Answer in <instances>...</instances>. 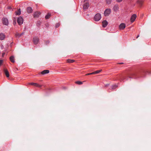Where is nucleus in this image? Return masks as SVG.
Here are the masks:
<instances>
[{
	"label": "nucleus",
	"instance_id": "f257e3e1",
	"mask_svg": "<svg viewBox=\"0 0 151 151\" xmlns=\"http://www.w3.org/2000/svg\"><path fill=\"white\" fill-rule=\"evenodd\" d=\"M101 18V15L99 13L96 14L94 17V19L95 21H98Z\"/></svg>",
	"mask_w": 151,
	"mask_h": 151
},
{
	"label": "nucleus",
	"instance_id": "f03ea898",
	"mask_svg": "<svg viewBox=\"0 0 151 151\" xmlns=\"http://www.w3.org/2000/svg\"><path fill=\"white\" fill-rule=\"evenodd\" d=\"M17 22L19 25L22 24L23 22V20L22 17H19L17 19Z\"/></svg>",
	"mask_w": 151,
	"mask_h": 151
},
{
	"label": "nucleus",
	"instance_id": "7ed1b4c3",
	"mask_svg": "<svg viewBox=\"0 0 151 151\" xmlns=\"http://www.w3.org/2000/svg\"><path fill=\"white\" fill-rule=\"evenodd\" d=\"M111 12V10L109 9H106L104 12V15L105 16H109Z\"/></svg>",
	"mask_w": 151,
	"mask_h": 151
},
{
	"label": "nucleus",
	"instance_id": "20e7f679",
	"mask_svg": "<svg viewBox=\"0 0 151 151\" xmlns=\"http://www.w3.org/2000/svg\"><path fill=\"white\" fill-rule=\"evenodd\" d=\"M3 24L5 25H8L9 24V22L8 19L6 18H3L2 19Z\"/></svg>",
	"mask_w": 151,
	"mask_h": 151
},
{
	"label": "nucleus",
	"instance_id": "39448f33",
	"mask_svg": "<svg viewBox=\"0 0 151 151\" xmlns=\"http://www.w3.org/2000/svg\"><path fill=\"white\" fill-rule=\"evenodd\" d=\"M136 18L137 15L136 14H133L132 15L130 19L131 22L132 23L134 22Z\"/></svg>",
	"mask_w": 151,
	"mask_h": 151
},
{
	"label": "nucleus",
	"instance_id": "423d86ee",
	"mask_svg": "<svg viewBox=\"0 0 151 151\" xmlns=\"http://www.w3.org/2000/svg\"><path fill=\"white\" fill-rule=\"evenodd\" d=\"M4 74H5L7 78H8L9 77V73L8 71L7 70L6 68H4Z\"/></svg>",
	"mask_w": 151,
	"mask_h": 151
},
{
	"label": "nucleus",
	"instance_id": "0eeeda50",
	"mask_svg": "<svg viewBox=\"0 0 151 151\" xmlns=\"http://www.w3.org/2000/svg\"><path fill=\"white\" fill-rule=\"evenodd\" d=\"M33 41L35 45H37L39 41V38L37 37H34L33 39Z\"/></svg>",
	"mask_w": 151,
	"mask_h": 151
},
{
	"label": "nucleus",
	"instance_id": "6e6552de",
	"mask_svg": "<svg viewBox=\"0 0 151 151\" xmlns=\"http://www.w3.org/2000/svg\"><path fill=\"white\" fill-rule=\"evenodd\" d=\"M41 14V12H35L34 14V17L35 18H37L39 17Z\"/></svg>",
	"mask_w": 151,
	"mask_h": 151
},
{
	"label": "nucleus",
	"instance_id": "1a4fd4ad",
	"mask_svg": "<svg viewBox=\"0 0 151 151\" xmlns=\"http://www.w3.org/2000/svg\"><path fill=\"white\" fill-rule=\"evenodd\" d=\"M29 84L38 87H40L41 86V85H40L37 83H29Z\"/></svg>",
	"mask_w": 151,
	"mask_h": 151
},
{
	"label": "nucleus",
	"instance_id": "9d476101",
	"mask_svg": "<svg viewBox=\"0 0 151 151\" xmlns=\"http://www.w3.org/2000/svg\"><path fill=\"white\" fill-rule=\"evenodd\" d=\"M89 6V4L88 2L86 3L83 4V8L84 9H87Z\"/></svg>",
	"mask_w": 151,
	"mask_h": 151
},
{
	"label": "nucleus",
	"instance_id": "9b49d317",
	"mask_svg": "<svg viewBox=\"0 0 151 151\" xmlns=\"http://www.w3.org/2000/svg\"><path fill=\"white\" fill-rule=\"evenodd\" d=\"M108 23L106 20H104L102 22V25L103 27H105L107 25Z\"/></svg>",
	"mask_w": 151,
	"mask_h": 151
},
{
	"label": "nucleus",
	"instance_id": "f8f14e48",
	"mask_svg": "<svg viewBox=\"0 0 151 151\" xmlns=\"http://www.w3.org/2000/svg\"><path fill=\"white\" fill-rule=\"evenodd\" d=\"M119 9V6L118 5H115L113 8V9L115 12L117 11Z\"/></svg>",
	"mask_w": 151,
	"mask_h": 151
},
{
	"label": "nucleus",
	"instance_id": "ddd939ff",
	"mask_svg": "<svg viewBox=\"0 0 151 151\" xmlns=\"http://www.w3.org/2000/svg\"><path fill=\"white\" fill-rule=\"evenodd\" d=\"M5 36L3 33L0 34V40H4L5 38Z\"/></svg>",
	"mask_w": 151,
	"mask_h": 151
},
{
	"label": "nucleus",
	"instance_id": "4468645a",
	"mask_svg": "<svg viewBox=\"0 0 151 151\" xmlns=\"http://www.w3.org/2000/svg\"><path fill=\"white\" fill-rule=\"evenodd\" d=\"M125 27L126 24L124 23H122L119 26V28H125Z\"/></svg>",
	"mask_w": 151,
	"mask_h": 151
},
{
	"label": "nucleus",
	"instance_id": "2eb2a0df",
	"mask_svg": "<svg viewBox=\"0 0 151 151\" xmlns=\"http://www.w3.org/2000/svg\"><path fill=\"white\" fill-rule=\"evenodd\" d=\"M27 11L28 13H31L32 12V8L30 7H28L27 9Z\"/></svg>",
	"mask_w": 151,
	"mask_h": 151
},
{
	"label": "nucleus",
	"instance_id": "dca6fc26",
	"mask_svg": "<svg viewBox=\"0 0 151 151\" xmlns=\"http://www.w3.org/2000/svg\"><path fill=\"white\" fill-rule=\"evenodd\" d=\"M49 72V71L47 70H44L41 72V74H45L48 73Z\"/></svg>",
	"mask_w": 151,
	"mask_h": 151
},
{
	"label": "nucleus",
	"instance_id": "f3484780",
	"mask_svg": "<svg viewBox=\"0 0 151 151\" xmlns=\"http://www.w3.org/2000/svg\"><path fill=\"white\" fill-rule=\"evenodd\" d=\"M10 60L12 62L14 63L15 62L14 60V57L13 56H11L10 57Z\"/></svg>",
	"mask_w": 151,
	"mask_h": 151
},
{
	"label": "nucleus",
	"instance_id": "a211bd4d",
	"mask_svg": "<svg viewBox=\"0 0 151 151\" xmlns=\"http://www.w3.org/2000/svg\"><path fill=\"white\" fill-rule=\"evenodd\" d=\"M15 14L17 15H19L21 14V11L20 9H18L17 12H15Z\"/></svg>",
	"mask_w": 151,
	"mask_h": 151
},
{
	"label": "nucleus",
	"instance_id": "6ab92c4d",
	"mask_svg": "<svg viewBox=\"0 0 151 151\" xmlns=\"http://www.w3.org/2000/svg\"><path fill=\"white\" fill-rule=\"evenodd\" d=\"M51 16V14L50 13H48L45 16V18L46 19H48L50 18Z\"/></svg>",
	"mask_w": 151,
	"mask_h": 151
},
{
	"label": "nucleus",
	"instance_id": "aec40b11",
	"mask_svg": "<svg viewBox=\"0 0 151 151\" xmlns=\"http://www.w3.org/2000/svg\"><path fill=\"white\" fill-rule=\"evenodd\" d=\"M67 61L69 63H73L75 61V60H73L68 59L67 60Z\"/></svg>",
	"mask_w": 151,
	"mask_h": 151
},
{
	"label": "nucleus",
	"instance_id": "412c9836",
	"mask_svg": "<svg viewBox=\"0 0 151 151\" xmlns=\"http://www.w3.org/2000/svg\"><path fill=\"white\" fill-rule=\"evenodd\" d=\"M102 71V70H96L94 72H93V74H96L99 73V72Z\"/></svg>",
	"mask_w": 151,
	"mask_h": 151
},
{
	"label": "nucleus",
	"instance_id": "4be33fe9",
	"mask_svg": "<svg viewBox=\"0 0 151 151\" xmlns=\"http://www.w3.org/2000/svg\"><path fill=\"white\" fill-rule=\"evenodd\" d=\"M24 33V32L21 34L17 33L15 35L16 37H20L22 36L23 34Z\"/></svg>",
	"mask_w": 151,
	"mask_h": 151
},
{
	"label": "nucleus",
	"instance_id": "5701e85b",
	"mask_svg": "<svg viewBox=\"0 0 151 151\" xmlns=\"http://www.w3.org/2000/svg\"><path fill=\"white\" fill-rule=\"evenodd\" d=\"M117 87V86L116 85H113L111 86V89H114L116 88Z\"/></svg>",
	"mask_w": 151,
	"mask_h": 151
},
{
	"label": "nucleus",
	"instance_id": "b1692460",
	"mask_svg": "<svg viewBox=\"0 0 151 151\" xmlns=\"http://www.w3.org/2000/svg\"><path fill=\"white\" fill-rule=\"evenodd\" d=\"M143 2V1L141 0H138L137 1V3L140 5H142Z\"/></svg>",
	"mask_w": 151,
	"mask_h": 151
},
{
	"label": "nucleus",
	"instance_id": "393cba45",
	"mask_svg": "<svg viewBox=\"0 0 151 151\" xmlns=\"http://www.w3.org/2000/svg\"><path fill=\"white\" fill-rule=\"evenodd\" d=\"M60 23H56V24L55 25V27L56 28H58V27L60 26Z\"/></svg>",
	"mask_w": 151,
	"mask_h": 151
},
{
	"label": "nucleus",
	"instance_id": "a878e982",
	"mask_svg": "<svg viewBox=\"0 0 151 151\" xmlns=\"http://www.w3.org/2000/svg\"><path fill=\"white\" fill-rule=\"evenodd\" d=\"M76 83L79 85H81L83 84V83L80 81H76Z\"/></svg>",
	"mask_w": 151,
	"mask_h": 151
},
{
	"label": "nucleus",
	"instance_id": "bb28decb",
	"mask_svg": "<svg viewBox=\"0 0 151 151\" xmlns=\"http://www.w3.org/2000/svg\"><path fill=\"white\" fill-rule=\"evenodd\" d=\"M106 2L107 4H109L111 3V0H106Z\"/></svg>",
	"mask_w": 151,
	"mask_h": 151
},
{
	"label": "nucleus",
	"instance_id": "cd10ccee",
	"mask_svg": "<svg viewBox=\"0 0 151 151\" xmlns=\"http://www.w3.org/2000/svg\"><path fill=\"white\" fill-rule=\"evenodd\" d=\"M41 23V22L40 21H39L38 22L37 24V26H39V25H40Z\"/></svg>",
	"mask_w": 151,
	"mask_h": 151
},
{
	"label": "nucleus",
	"instance_id": "c85d7f7f",
	"mask_svg": "<svg viewBox=\"0 0 151 151\" xmlns=\"http://www.w3.org/2000/svg\"><path fill=\"white\" fill-rule=\"evenodd\" d=\"M92 74H93V72H92V73H87V74H86V76H88V75H92Z\"/></svg>",
	"mask_w": 151,
	"mask_h": 151
},
{
	"label": "nucleus",
	"instance_id": "c756f323",
	"mask_svg": "<svg viewBox=\"0 0 151 151\" xmlns=\"http://www.w3.org/2000/svg\"><path fill=\"white\" fill-rule=\"evenodd\" d=\"M3 61L2 60H0V66L2 64Z\"/></svg>",
	"mask_w": 151,
	"mask_h": 151
},
{
	"label": "nucleus",
	"instance_id": "7c9ffc66",
	"mask_svg": "<svg viewBox=\"0 0 151 151\" xmlns=\"http://www.w3.org/2000/svg\"><path fill=\"white\" fill-rule=\"evenodd\" d=\"M49 42H50L49 41H47L45 42V43L46 45H47L48 44H49Z\"/></svg>",
	"mask_w": 151,
	"mask_h": 151
},
{
	"label": "nucleus",
	"instance_id": "2f4dec72",
	"mask_svg": "<svg viewBox=\"0 0 151 151\" xmlns=\"http://www.w3.org/2000/svg\"><path fill=\"white\" fill-rule=\"evenodd\" d=\"M116 1L118 2H121L122 0H116Z\"/></svg>",
	"mask_w": 151,
	"mask_h": 151
},
{
	"label": "nucleus",
	"instance_id": "473e14b6",
	"mask_svg": "<svg viewBox=\"0 0 151 151\" xmlns=\"http://www.w3.org/2000/svg\"><path fill=\"white\" fill-rule=\"evenodd\" d=\"M16 24V21H14L13 22V24L14 25H15Z\"/></svg>",
	"mask_w": 151,
	"mask_h": 151
},
{
	"label": "nucleus",
	"instance_id": "72a5a7b5",
	"mask_svg": "<svg viewBox=\"0 0 151 151\" xmlns=\"http://www.w3.org/2000/svg\"><path fill=\"white\" fill-rule=\"evenodd\" d=\"M5 53H4V52L3 53H2V56H4V55H5Z\"/></svg>",
	"mask_w": 151,
	"mask_h": 151
},
{
	"label": "nucleus",
	"instance_id": "f704fd0d",
	"mask_svg": "<svg viewBox=\"0 0 151 151\" xmlns=\"http://www.w3.org/2000/svg\"><path fill=\"white\" fill-rule=\"evenodd\" d=\"M118 64H123V63H118Z\"/></svg>",
	"mask_w": 151,
	"mask_h": 151
},
{
	"label": "nucleus",
	"instance_id": "c9c22d12",
	"mask_svg": "<svg viewBox=\"0 0 151 151\" xmlns=\"http://www.w3.org/2000/svg\"><path fill=\"white\" fill-rule=\"evenodd\" d=\"M139 35H138V36H137V37L136 38H138L139 37Z\"/></svg>",
	"mask_w": 151,
	"mask_h": 151
},
{
	"label": "nucleus",
	"instance_id": "e433bc0d",
	"mask_svg": "<svg viewBox=\"0 0 151 151\" xmlns=\"http://www.w3.org/2000/svg\"><path fill=\"white\" fill-rule=\"evenodd\" d=\"M109 85V84H106L105 85V86H108Z\"/></svg>",
	"mask_w": 151,
	"mask_h": 151
}]
</instances>
